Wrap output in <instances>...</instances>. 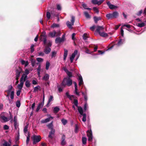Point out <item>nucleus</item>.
Returning <instances> with one entry per match:
<instances>
[{
  "label": "nucleus",
  "instance_id": "nucleus-48",
  "mask_svg": "<svg viewBox=\"0 0 146 146\" xmlns=\"http://www.w3.org/2000/svg\"><path fill=\"white\" fill-rule=\"evenodd\" d=\"M87 139L85 137H83L82 138V142L84 144H85L86 143Z\"/></svg>",
  "mask_w": 146,
  "mask_h": 146
},
{
  "label": "nucleus",
  "instance_id": "nucleus-1",
  "mask_svg": "<svg viewBox=\"0 0 146 146\" xmlns=\"http://www.w3.org/2000/svg\"><path fill=\"white\" fill-rule=\"evenodd\" d=\"M72 80L69 78H65L64 80L62 83V85L64 87L66 85L70 86L72 84Z\"/></svg>",
  "mask_w": 146,
  "mask_h": 146
},
{
  "label": "nucleus",
  "instance_id": "nucleus-60",
  "mask_svg": "<svg viewBox=\"0 0 146 146\" xmlns=\"http://www.w3.org/2000/svg\"><path fill=\"white\" fill-rule=\"evenodd\" d=\"M29 74V70L27 69H26L25 71V75H26L27 76V75L28 74Z\"/></svg>",
  "mask_w": 146,
  "mask_h": 146
},
{
  "label": "nucleus",
  "instance_id": "nucleus-38",
  "mask_svg": "<svg viewBox=\"0 0 146 146\" xmlns=\"http://www.w3.org/2000/svg\"><path fill=\"white\" fill-rule=\"evenodd\" d=\"M28 125H26L24 129V132L25 134H27L28 132Z\"/></svg>",
  "mask_w": 146,
  "mask_h": 146
},
{
  "label": "nucleus",
  "instance_id": "nucleus-41",
  "mask_svg": "<svg viewBox=\"0 0 146 146\" xmlns=\"http://www.w3.org/2000/svg\"><path fill=\"white\" fill-rule=\"evenodd\" d=\"M99 33V34L100 35L102 36L105 37L108 36L107 34L106 33H105L104 32H100Z\"/></svg>",
  "mask_w": 146,
  "mask_h": 146
},
{
  "label": "nucleus",
  "instance_id": "nucleus-21",
  "mask_svg": "<svg viewBox=\"0 0 146 146\" xmlns=\"http://www.w3.org/2000/svg\"><path fill=\"white\" fill-rule=\"evenodd\" d=\"M20 73H21L20 71L19 70H17L16 74V79L17 80H18V79L19 78V77L20 76Z\"/></svg>",
  "mask_w": 146,
  "mask_h": 146
},
{
  "label": "nucleus",
  "instance_id": "nucleus-4",
  "mask_svg": "<svg viewBox=\"0 0 146 146\" xmlns=\"http://www.w3.org/2000/svg\"><path fill=\"white\" fill-rule=\"evenodd\" d=\"M61 33L60 31H56L54 30L52 32H50L49 33V36L53 38L55 36H59L61 35Z\"/></svg>",
  "mask_w": 146,
  "mask_h": 146
},
{
  "label": "nucleus",
  "instance_id": "nucleus-40",
  "mask_svg": "<svg viewBox=\"0 0 146 146\" xmlns=\"http://www.w3.org/2000/svg\"><path fill=\"white\" fill-rule=\"evenodd\" d=\"M10 97L11 99L12 100L14 98V90L10 92Z\"/></svg>",
  "mask_w": 146,
  "mask_h": 146
},
{
  "label": "nucleus",
  "instance_id": "nucleus-22",
  "mask_svg": "<svg viewBox=\"0 0 146 146\" xmlns=\"http://www.w3.org/2000/svg\"><path fill=\"white\" fill-rule=\"evenodd\" d=\"M53 97L52 96H50L48 99V102L46 106L48 107V104L52 101L53 100Z\"/></svg>",
  "mask_w": 146,
  "mask_h": 146
},
{
  "label": "nucleus",
  "instance_id": "nucleus-17",
  "mask_svg": "<svg viewBox=\"0 0 146 146\" xmlns=\"http://www.w3.org/2000/svg\"><path fill=\"white\" fill-rule=\"evenodd\" d=\"M78 80H79V85L80 86L83 83V79L82 76L80 75H78Z\"/></svg>",
  "mask_w": 146,
  "mask_h": 146
},
{
  "label": "nucleus",
  "instance_id": "nucleus-34",
  "mask_svg": "<svg viewBox=\"0 0 146 146\" xmlns=\"http://www.w3.org/2000/svg\"><path fill=\"white\" fill-rule=\"evenodd\" d=\"M94 19L95 23H97L98 21L101 20V17H94Z\"/></svg>",
  "mask_w": 146,
  "mask_h": 146
},
{
  "label": "nucleus",
  "instance_id": "nucleus-55",
  "mask_svg": "<svg viewBox=\"0 0 146 146\" xmlns=\"http://www.w3.org/2000/svg\"><path fill=\"white\" fill-rule=\"evenodd\" d=\"M74 21H75L74 17L73 16H72L71 17V23H72V25H74Z\"/></svg>",
  "mask_w": 146,
  "mask_h": 146
},
{
  "label": "nucleus",
  "instance_id": "nucleus-49",
  "mask_svg": "<svg viewBox=\"0 0 146 146\" xmlns=\"http://www.w3.org/2000/svg\"><path fill=\"white\" fill-rule=\"evenodd\" d=\"M74 104L76 106V107H78V101L76 99H74Z\"/></svg>",
  "mask_w": 146,
  "mask_h": 146
},
{
  "label": "nucleus",
  "instance_id": "nucleus-45",
  "mask_svg": "<svg viewBox=\"0 0 146 146\" xmlns=\"http://www.w3.org/2000/svg\"><path fill=\"white\" fill-rule=\"evenodd\" d=\"M83 38L84 40H86L88 38V35L87 34L85 33L84 34L83 36Z\"/></svg>",
  "mask_w": 146,
  "mask_h": 146
},
{
  "label": "nucleus",
  "instance_id": "nucleus-23",
  "mask_svg": "<svg viewBox=\"0 0 146 146\" xmlns=\"http://www.w3.org/2000/svg\"><path fill=\"white\" fill-rule=\"evenodd\" d=\"M67 27L70 29H72V23L70 22L69 21H68L66 23Z\"/></svg>",
  "mask_w": 146,
  "mask_h": 146
},
{
  "label": "nucleus",
  "instance_id": "nucleus-58",
  "mask_svg": "<svg viewBox=\"0 0 146 146\" xmlns=\"http://www.w3.org/2000/svg\"><path fill=\"white\" fill-rule=\"evenodd\" d=\"M47 126L48 127V128L51 129H52L53 126L52 122L51 123H50L49 124H48L47 125Z\"/></svg>",
  "mask_w": 146,
  "mask_h": 146
},
{
  "label": "nucleus",
  "instance_id": "nucleus-30",
  "mask_svg": "<svg viewBox=\"0 0 146 146\" xmlns=\"http://www.w3.org/2000/svg\"><path fill=\"white\" fill-rule=\"evenodd\" d=\"M82 5L83 7L85 9H86L88 10H90L91 9L89 8H87V5L85 3H82Z\"/></svg>",
  "mask_w": 146,
  "mask_h": 146
},
{
  "label": "nucleus",
  "instance_id": "nucleus-59",
  "mask_svg": "<svg viewBox=\"0 0 146 146\" xmlns=\"http://www.w3.org/2000/svg\"><path fill=\"white\" fill-rule=\"evenodd\" d=\"M44 55V53L43 52H38V56H43Z\"/></svg>",
  "mask_w": 146,
  "mask_h": 146
},
{
  "label": "nucleus",
  "instance_id": "nucleus-27",
  "mask_svg": "<svg viewBox=\"0 0 146 146\" xmlns=\"http://www.w3.org/2000/svg\"><path fill=\"white\" fill-rule=\"evenodd\" d=\"M4 143L1 144V146H11L10 145L8 142L5 140H4Z\"/></svg>",
  "mask_w": 146,
  "mask_h": 146
},
{
  "label": "nucleus",
  "instance_id": "nucleus-3",
  "mask_svg": "<svg viewBox=\"0 0 146 146\" xmlns=\"http://www.w3.org/2000/svg\"><path fill=\"white\" fill-rule=\"evenodd\" d=\"M50 13L49 12H47L46 13V17L48 19H50V16H51V19L52 17H58L59 14L56 13L55 10H53L50 11Z\"/></svg>",
  "mask_w": 146,
  "mask_h": 146
},
{
  "label": "nucleus",
  "instance_id": "nucleus-11",
  "mask_svg": "<svg viewBox=\"0 0 146 146\" xmlns=\"http://www.w3.org/2000/svg\"><path fill=\"white\" fill-rule=\"evenodd\" d=\"M103 2V0H92V3L95 5H100Z\"/></svg>",
  "mask_w": 146,
  "mask_h": 146
},
{
  "label": "nucleus",
  "instance_id": "nucleus-8",
  "mask_svg": "<svg viewBox=\"0 0 146 146\" xmlns=\"http://www.w3.org/2000/svg\"><path fill=\"white\" fill-rule=\"evenodd\" d=\"M87 135L88 137V141H91L92 139V134L91 130L87 131Z\"/></svg>",
  "mask_w": 146,
  "mask_h": 146
},
{
  "label": "nucleus",
  "instance_id": "nucleus-42",
  "mask_svg": "<svg viewBox=\"0 0 146 146\" xmlns=\"http://www.w3.org/2000/svg\"><path fill=\"white\" fill-rule=\"evenodd\" d=\"M82 115L83 116V117L82 119V121H83L84 122H86V114L85 113H84Z\"/></svg>",
  "mask_w": 146,
  "mask_h": 146
},
{
  "label": "nucleus",
  "instance_id": "nucleus-20",
  "mask_svg": "<svg viewBox=\"0 0 146 146\" xmlns=\"http://www.w3.org/2000/svg\"><path fill=\"white\" fill-rule=\"evenodd\" d=\"M104 29L103 26H98L97 27L96 31L98 32L99 33L101 31H102Z\"/></svg>",
  "mask_w": 146,
  "mask_h": 146
},
{
  "label": "nucleus",
  "instance_id": "nucleus-25",
  "mask_svg": "<svg viewBox=\"0 0 146 146\" xmlns=\"http://www.w3.org/2000/svg\"><path fill=\"white\" fill-rule=\"evenodd\" d=\"M1 118L5 122L9 120V119L8 118L4 115L1 116Z\"/></svg>",
  "mask_w": 146,
  "mask_h": 146
},
{
  "label": "nucleus",
  "instance_id": "nucleus-52",
  "mask_svg": "<svg viewBox=\"0 0 146 146\" xmlns=\"http://www.w3.org/2000/svg\"><path fill=\"white\" fill-rule=\"evenodd\" d=\"M61 121L62 123V124L64 125H65L66 123H67V120L65 119H62L61 120Z\"/></svg>",
  "mask_w": 146,
  "mask_h": 146
},
{
  "label": "nucleus",
  "instance_id": "nucleus-56",
  "mask_svg": "<svg viewBox=\"0 0 146 146\" xmlns=\"http://www.w3.org/2000/svg\"><path fill=\"white\" fill-rule=\"evenodd\" d=\"M82 95L84 96V98L85 100L86 101L87 100V97L86 95V94H85L83 92H82Z\"/></svg>",
  "mask_w": 146,
  "mask_h": 146
},
{
  "label": "nucleus",
  "instance_id": "nucleus-35",
  "mask_svg": "<svg viewBox=\"0 0 146 146\" xmlns=\"http://www.w3.org/2000/svg\"><path fill=\"white\" fill-rule=\"evenodd\" d=\"M112 14L113 18H117L118 16L119 15L118 13L116 11L113 12Z\"/></svg>",
  "mask_w": 146,
  "mask_h": 146
},
{
  "label": "nucleus",
  "instance_id": "nucleus-62",
  "mask_svg": "<svg viewBox=\"0 0 146 146\" xmlns=\"http://www.w3.org/2000/svg\"><path fill=\"white\" fill-rule=\"evenodd\" d=\"M88 108V105L86 103L85 104V105H84V110L85 111H86V110H87Z\"/></svg>",
  "mask_w": 146,
  "mask_h": 146
},
{
  "label": "nucleus",
  "instance_id": "nucleus-7",
  "mask_svg": "<svg viewBox=\"0 0 146 146\" xmlns=\"http://www.w3.org/2000/svg\"><path fill=\"white\" fill-rule=\"evenodd\" d=\"M65 39V35L64 34L62 38H60V37H58L55 40V42L56 43H59L61 42H63Z\"/></svg>",
  "mask_w": 146,
  "mask_h": 146
},
{
  "label": "nucleus",
  "instance_id": "nucleus-16",
  "mask_svg": "<svg viewBox=\"0 0 146 146\" xmlns=\"http://www.w3.org/2000/svg\"><path fill=\"white\" fill-rule=\"evenodd\" d=\"M65 136L64 135H63L62 137L61 141V144L62 145H65L66 143V142L65 141Z\"/></svg>",
  "mask_w": 146,
  "mask_h": 146
},
{
  "label": "nucleus",
  "instance_id": "nucleus-6",
  "mask_svg": "<svg viewBox=\"0 0 146 146\" xmlns=\"http://www.w3.org/2000/svg\"><path fill=\"white\" fill-rule=\"evenodd\" d=\"M33 144H35L37 143L40 141L41 139V137L40 135H34L33 137Z\"/></svg>",
  "mask_w": 146,
  "mask_h": 146
},
{
  "label": "nucleus",
  "instance_id": "nucleus-36",
  "mask_svg": "<svg viewBox=\"0 0 146 146\" xmlns=\"http://www.w3.org/2000/svg\"><path fill=\"white\" fill-rule=\"evenodd\" d=\"M60 27L59 25L58 24L54 23L51 26V27L52 28L58 27Z\"/></svg>",
  "mask_w": 146,
  "mask_h": 146
},
{
  "label": "nucleus",
  "instance_id": "nucleus-44",
  "mask_svg": "<svg viewBox=\"0 0 146 146\" xmlns=\"http://www.w3.org/2000/svg\"><path fill=\"white\" fill-rule=\"evenodd\" d=\"M31 64H32V66L33 67L35 65V62H36L35 60L33 59L32 58H31Z\"/></svg>",
  "mask_w": 146,
  "mask_h": 146
},
{
  "label": "nucleus",
  "instance_id": "nucleus-14",
  "mask_svg": "<svg viewBox=\"0 0 146 146\" xmlns=\"http://www.w3.org/2000/svg\"><path fill=\"white\" fill-rule=\"evenodd\" d=\"M13 88V86L12 85H9L8 87V89L7 91V94L6 95V97H8L9 96L10 92L12 91Z\"/></svg>",
  "mask_w": 146,
  "mask_h": 146
},
{
  "label": "nucleus",
  "instance_id": "nucleus-50",
  "mask_svg": "<svg viewBox=\"0 0 146 146\" xmlns=\"http://www.w3.org/2000/svg\"><path fill=\"white\" fill-rule=\"evenodd\" d=\"M16 106L18 108H19L21 105V102L20 101L18 100L16 102Z\"/></svg>",
  "mask_w": 146,
  "mask_h": 146
},
{
  "label": "nucleus",
  "instance_id": "nucleus-47",
  "mask_svg": "<svg viewBox=\"0 0 146 146\" xmlns=\"http://www.w3.org/2000/svg\"><path fill=\"white\" fill-rule=\"evenodd\" d=\"M50 65V63L48 61H46V70H47L48 69Z\"/></svg>",
  "mask_w": 146,
  "mask_h": 146
},
{
  "label": "nucleus",
  "instance_id": "nucleus-53",
  "mask_svg": "<svg viewBox=\"0 0 146 146\" xmlns=\"http://www.w3.org/2000/svg\"><path fill=\"white\" fill-rule=\"evenodd\" d=\"M44 102H43L41 103H40L38 105V107L40 108V109L42 108L44 105Z\"/></svg>",
  "mask_w": 146,
  "mask_h": 146
},
{
  "label": "nucleus",
  "instance_id": "nucleus-46",
  "mask_svg": "<svg viewBox=\"0 0 146 146\" xmlns=\"http://www.w3.org/2000/svg\"><path fill=\"white\" fill-rule=\"evenodd\" d=\"M145 23H139L138 24V26L139 27H142L145 26Z\"/></svg>",
  "mask_w": 146,
  "mask_h": 146
},
{
  "label": "nucleus",
  "instance_id": "nucleus-26",
  "mask_svg": "<svg viewBox=\"0 0 146 146\" xmlns=\"http://www.w3.org/2000/svg\"><path fill=\"white\" fill-rule=\"evenodd\" d=\"M68 55V50L66 49H64V60H65Z\"/></svg>",
  "mask_w": 146,
  "mask_h": 146
},
{
  "label": "nucleus",
  "instance_id": "nucleus-12",
  "mask_svg": "<svg viewBox=\"0 0 146 146\" xmlns=\"http://www.w3.org/2000/svg\"><path fill=\"white\" fill-rule=\"evenodd\" d=\"M74 84V87H75V91L74 92L78 96H79L80 94H79V93L78 92V89H77V83L76 82H73Z\"/></svg>",
  "mask_w": 146,
  "mask_h": 146
},
{
  "label": "nucleus",
  "instance_id": "nucleus-32",
  "mask_svg": "<svg viewBox=\"0 0 146 146\" xmlns=\"http://www.w3.org/2000/svg\"><path fill=\"white\" fill-rule=\"evenodd\" d=\"M106 17L107 18V19H109L111 18H113L112 13H109L107 14L106 15Z\"/></svg>",
  "mask_w": 146,
  "mask_h": 146
},
{
  "label": "nucleus",
  "instance_id": "nucleus-24",
  "mask_svg": "<svg viewBox=\"0 0 146 146\" xmlns=\"http://www.w3.org/2000/svg\"><path fill=\"white\" fill-rule=\"evenodd\" d=\"M21 62L22 64L25 65V67H26L29 64V62L28 61H25L24 60H21Z\"/></svg>",
  "mask_w": 146,
  "mask_h": 146
},
{
  "label": "nucleus",
  "instance_id": "nucleus-31",
  "mask_svg": "<svg viewBox=\"0 0 146 146\" xmlns=\"http://www.w3.org/2000/svg\"><path fill=\"white\" fill-rule=\"evenodd\" d=\"M49 76L48 74H46L43 78V79L45 81H47L49 79Z\"/></svg>",
  "mask_w": 146,
  "mask_h": 146
},
{
  "label": "nucleus",
  "instance_id": "nucleus-15",
  "mask_svg": "<svg viewBox=\"0 0 146 146\" xmlns=\"http://www.w3.org/2000/svg\"><path fill=\"white\" fill-rule=\"evenodd\" d=\"M107 4L108 6L111 9H115L117 8V6L111 4L110 2H108L107 3Z\"/></svg>",
  "mask_w": 146,
  "mask_h": 146
},
{
  "label": "nucleus",
  "instance_id": "nucleus-39",
  "mask_svg": "<svg viewBox=\"0 0 146 146\" xmlns=\"http://www.w3.org/2000/svg\"><path fill=\"white\" fill-rule=\"evenodd\" d=\"M60 109L58 107H55L53 109V111L54 113H57L59 110Z\"/></svg>",
  "mask_w": 146,
  "mask_h": 146
},
{
  "label": "nucleus",
  "instance_id": "nucleus-13",
  "mask_svg": "<svg viewBox=\"0 0 146 146\" xmlns=\"http://www.w3.org/2000/svg\"><path fill=\"white\" fill-rule=\"evenodd\" d=\"M53 117L52 116H50L49 118H46L44 119H43L41 121L42 123H45L49 122L50 119H53Z\"/></svg>",
  "mask_w": 146,
  "mask_h": 146
},
{
  "label": "nucleus",
  "instance_id": "nucleus-9",
  "mask_svg": "<svg viewBox=\"0 0 146 146\" xmlns=\"http://www.w3.org/2000/svg\"><path fill=\"white\" fill-rule=\"evenodd\" d=\"M77 53L78 50H76L74 51V52L72 54L70 58V60L71 63L72 62L75 55L77 54Z\"/></svg>",
  "mask_w": 146,
  "mask_h": 146
},
{
  "label": "nucleus",
  "instance_id": "nucleus-2",
  "mask_svg": "<svg viewBox=\"0 0 146 146\" xmlns=\"http://www.w3.org/2000/svg\"><path fill=\"white\" fill-rule=\"evenodd\" d=\"M27 77V76L25 75V74H23L22 75L20 80V83L18 84L17 86V87L19 90H21L23 87L24 82L26 80Z\"/></svg>",
  "mask_w": 146,
  "mask_h": 146
},
{
  "label": "nucleus",
  "instance_id": "nucleus-5",
  "mask_svg": "<svg viewBox=\"0 0 146 146\" xmlns=\"http://www.w3.org/2000/svg\"><path fill=\"white\" fill-rule=\"evenodd\" d=\"M40 38L41 40L43 42L44 44H45L46 43V32L44 31L42 33L40 36Z\"/></svg>",
  "mask_w": 146,
  "mask_h": 146
},
{
  "label": "nucleus",
  "instance_id": "nucleus-54",
  "mask_svg": "<svg viewBox=\"0 0 146 146\" xmlns=\"http://www.w3.org/2000/svg\"><path fill=\"white\" fill-rule=\"evenodd\" d=\"M36 60L38 62H42L43 61V59L40 58H36Z\"/></svg>",
  "mask_w": 146,
  "mask_h": 146
},
{
  "label": "nucleus",
  "instance_id": "nucleus-18",
  "mask_svg": "<svg viewBox=\"0 0 146 146\" xmlns=\"http://www.w3.org/2000/svg\"><path fill=\"white\" fill-rule=\"evenodd\" d=\"M66 95L67 97L70 100H72L73 98H74V96L73 95H70L69 94L68 92H66Z\"/></svg>",
  "mask_w": 146,
  "mask_h": 146
},
{
  "label": "nucleus",
  "instance_id": "nucleus-57",
  "mask_svg": "<svg viewBox=\"0 0 146 146\" xmlns=\"http://www.w3.org/2000/svg\"><path fill=\"white\" fill-rule=\"evenodd\" d=\"M34 44H32L31 46V53L33 52L34 51Z\"/></svg>",
  "mask_w": 146,
  "mask_h": 146
},
{
  "label": "nucleus",
  "instance_id": "nucleus-61",
  "mask_svg": "<svg viewBox=\"0 0 146 146\" xmlns=\"http://www.w3.org/2000/svg\"><path fill=\"white\" fill-rule=\"evenodd\" d=\"M67 75L69 76L68 78H70L72 76V73L71 72H69V71L67 72L66 73Z\"/></svg>",
  "mask_w": 146,
  "mask_h": 146
},
{
  "label": "nucleus",
  "instance_id": "nucleus-29",
  "mask_svg": "<svg viewBox=\"0 0 146 146\" xmlns=\"http://www.w3.org/2000/svg\"><path fill=\"white\" fill-rule=\"evenodd\" d=\"M38 90H40V87L38 85L34 88L33 92H38Z\"/></svg>",
  "mask_w": 146,
  "mask_h": 146
},
{
  "label": "nucleus",
  "instance_id": "nucleus-19",
  "mask_svg": "<svg viewBox=\"0 0 146 146\" xmlns=\"http://www.w3.org/2000/svg\"><path fill=\"white\" fill-rule=\"evenodd\" d=\"M51 50V48L48 47L46 46L44 50V52L46 54H48Z\"/></svg>",
  "mask_w": 146,
  "mask_h": 146
},
{
  "label": "nucleus",
  "instance_id": "nucleus-33",
  "mask_svg": "<svg viewBox=\"0 0 146 146\" xmlns=\"http://www.w3.org/2000/svg\"><path fill=\"white\" fill-rule=\"evenodd\" d=\"M84 14L87 19H90V16L88 13L86 11H85L84 12Z\"/></svg>",
  "mask_w": 146,
  "mask_h": 146
},
{
  "label": "nucleus",
  "instance_id": "nucleus-43",
  "mask_svg": "<svg viewBox=\"0 0 146 146\" xmlns=\"http://www.w3.org/2000/svg\"><path fill=\"white\" fill-rule=\"evenodd\" d=\"M124 42V41L123 40H121L120 39L118 42V43L117 44L118 46H120L122 44H123V42Z\"/></svg>",
  "mask_w": 146,
  "mask_h": 146
},
{
  "label": "nucleus",
  "instance_id": "nucleus-64",
  "mask_svg": "<svg viewBox=\"0 0 146 146\" xmlns=\"http://www.w3.org/2000/svg\"><path fill=\"white\" fill-rule=\"evenodd\" d=\"M55 133V130L53 129H52L51 131L49 132V133L52 135H54Z\"/></svg>",
  "mask_w": 146,
  "mask_h": 146
},
{
  "label": "nucleus",
  "instance_id": "nucleus-37",
  "mask_svg": "<svg viewBox=\"0 0 146 146\" xmlns=\"http://www.w3.org/2000/svg\"><path fill=\"white\" fill-rule=\"evenodd\" d=\"M30 82L29 80H27L26 81L25 83V85L26 87L27 88H29L30 86Z\"/></svg>",
  "mask_w": 146,
  "mask_h": 146
},
{
  "label": "nucleus",
  "instance_id": "nucleus-10",
  "mask_svg": "<svg viewBox=\"0 0 146 146\" xmlns=\"http://www.w3.org/2000/svg\"><path fill=\"white\" fill-rule=\"evenodd\" d=\"M124 27H125L128 28H129L131 27V26L129 25L125 24V25H123L122 26L121 28V35L122 36H123V35H124L123 32H124V31L123 29V28Z\"/></svg>",
  "mask_w": 146,
  "mask_h": 146
},
{
  "label": "nucleus",
  "instance_id": "nucleus-51",
  "mask_svg": "<svg viewBox=\"0 0 146 146\" xmlns=\"http://www.w3.org/2000/svg\"><path fill=\"white\" fill-rule=\"evenodd\" d=\"M17 118L16 116H14V125L15 126H16L17 125Z\"/></svg>",
  "mask_w": 146,
  "mask_h": 146
},
{
  "label": "nucleus",
  "instance_id": "nucleus-28",
  "mask_svg": "<svg viewBox=\"0 0 146 146\" xmlns=\"http://www.w3.org/2000/svg\"><path fill=\"white\" fill-rule=\"evenodd\" d=\"M78 110L81 115H82L84 114L83 109L81 107H78Z\"/></svg>",
  "mask_w": 146,
  "mask_h": 146
},
{
  "label": "nucleus",
  "instance_id": "nucleus-63",
  "mask_svg": "<svg viewBox=\"0 0 146 146\" xmlns=\"http://www.w3.org/2000/svg\"><path fill=\"white\" fill-rule=\"evenodd\" d=\"M57 9L58 10H61V7L60 5L58 4L57 5Z\"/></svg>",
  "mask_w": 146,
  "mask_h": 146
}]
</instances>
